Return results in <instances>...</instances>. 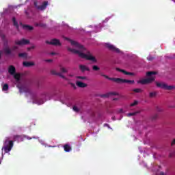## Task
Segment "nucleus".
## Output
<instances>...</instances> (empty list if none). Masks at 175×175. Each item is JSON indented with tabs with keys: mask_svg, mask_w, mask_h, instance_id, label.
I'll return each mask as SVG.
<instances>
[{
	"mask_svg": "<svg viewBox=\"0 0 175 175\" xmlns=\"http://www.w3.org/2000/svg\"><path fill=\"white\" fill-rule=\"evenodd\" d=\"M66 40H69L72 46H74L76 49L68 48V50L70 51V53H73L74 54H78L80 58H83V59H87V61H91L94 64L98 62L95 56L92 55V53L90 52L87 49L84 47V46L79 44V42L76 41H73L72 40H69V38H66Z\"/></svg>",
	"mask_w": 175,
	"mask_h": 175,
	"instance_id": "1",
	"label": "nucleus"
},
{
	"mask_svg": "<svg viewBox=\"0 0 175 175\" xmlns=\"http://www.w3.org/2000/svg\"><path fill=\"white\" fill-rule=\"evenodd\" d=\"M100 76L102 77H105V79H107V80H111V81H114L115 83H118V84L121 83H129V84H133L135 83V81L133 80H127L121 78H110L109 76L104 75L103 73H100Z\"/></svg>",
	"mask_w": 175,
	"mask_h": 175,
	"instance_id": "2",
	"label": "nucleus"
},
{
	"mask_svg": "<svg viewBox=\"0 0 175 175\" xmlns=\"http://www.w3.org/2000/svg\"><path fill=\"white\" fill-rule=\"evenodd\" d=\"M9 137H6L3 141L2 150H4L5 154L10 152L12 151V148H13V146H14L13 141L9 140Z\"/></svg>",
	"mask_w": 175,
	"mask_h": 175,
	"instance_id": "3",
	"label": "nucleus"
},
{
	"mask_svg": "<svg viewBox=\"0 0 175 175\" xmlns=\"http://www.w3.org/2000/svg\"><path fill=\"white\" fill-rule=\"evenodd\" d=\"M33 5L34 8L37 10L43 12V10H46V9H47V6H49V1H43L42 5H40V3L38 0H35L33 1Z\"/></svg>",
	"mask_w": 175,
	"mask_h": 175,
	"instance_id": "4",
	"label": "nucleus"
},
{
	"mask_svg": "<svg viewBox=\"0 0 175 175\" xmlns=\"http://www.w3.org/2000/svg\"><path fill=\"white\" fill-rule=\"evenodd\" d=\"M155 84L159 88L167 90V91H172V90L175 89V87L174 85H167V84L165 83L155 82Z\"/></svg>",
	"mask_w": 175,
	"mask_h": 175,
	"instance_id": "5",
	"label": "nucleus"
},
{
	"mask_svg": "<svg viewBox=\"0 0 175 175\" xmlns=\"http://www.w3.org/2000/svg\"><path fill=\"white\" fill-rule=\"evenodd\" d=\"M152 81H155V77H151L147 79H141L137 81L138 84H142V85H146V84H151Z\"/></svg>",
	"mask_w": 175,
	"mask_h": 175,
	"instance_id": "6",
	"label": "nucleus"
},
{
	"mask_svg": "<svg viewBox=\"0 0 175 175\" xmlns=\"http://www.w3.org/2000/svg\"><path fill=\"white\" fill-rule=\"evenodd\" d=\"M46 44H51L52 46H62L59 40L57 38L52 39L51 41H46Z\"/></svg>",
	"mask_w": 175,
	"mask_h": 175,
	"instance_id": "7",
	"label": "nucleus"
},
{
	"mask_svg": "<svg viewBox=\"0 0 175 175\" xmlns=\"http://www.w3.org/2000/svg\"><path fill=\"white\" fill-rule=\"evenodd\" d=\"M106 48L108 49V50H110V51H113L114 53H120V51L118 48H116L114 46V45L109 44V43H107L105 44Z\"/></svg>",
	"mask_w": 175,
	"mask_h": 175,
	"instance_id": "8",
	"label": "nucleus"
},
{
	"mask_svg": "<svg viewBox=\"0 0 175 175\" xmlns=\"http://www.w3.org/2000/svg\"><path fill=\"white\" fill-rule=\"evenodd\" d=\"M15 44L17 46H25V44H29V40L24 38L21 40H15Z\"/></svg>",
	"mask_w": 175,
	"mask_h": 175,
	"instance_id": "9",
	"label": "nucleus"
},
{
	"mask_svg": "<svg viewBox=\"0 0 175 175\" xmlns=\"http://www.w3.org/2000/svg\"><path fill=\"white\" fill-rule=\"evenodd\" d=\"M120 94L117 92H110L108 93H106L105 94H101L100 96V98H109L111 96H119Z\"/></svg>",
	"mask_w": 175,
	"mask_h": 175,
	"instance_id": "10",
	"label": "nucleus"
},
{
	"mask_svg": "<svg viewBox=\"0 0 175 175\" xmlns=\"http://www.w3.org/2000/svg\"><path fill=\"white\" fill-rule=\"evenodd\" d=\"M116 70L118 72H121L124 75H126V76H133L135 75L133 72H129L126 71L125 70H122V69H120L118 68H116Z\"/></svg>",
	"mask_w": 175,
	"mask_h": 175,
	"instance_id": "11",
	"label": "nucleus"
},
{
	"mask_svg": "<svg viewBox=\"0 0 175 175\" xmlns=\"http://www.w3.org/2000/svg\"><path fill=\"white\" fill-rule=\"evenodd\" d=\"M8 73L13 76V75H16V67L14 66H10L8 68Z\"/></svg>",
	"mask_w": 175,
	"mask_h": 175,
	"instance_id": "12",
	"label": "nucleus"
},
{
	"mask_svg": "<svg viewBox=\"0 0 175 175\" xmlns=\"http://www.w3.org/2000/svg\"><path fill=\"white\" fill-rule=\"evenodd\" d=\"M20 92H28L29 94L31 92V90L29 88H26L25 86L18 87Z\"/></svg>",
	"mask_w": 175,
	"mask_h": 175,
	"instance_id": "13",
	"label": "nucleus"
},
{
	"mask_svg": "<svg viewBox=\"0 0 175 175\" xmlns=\"http://www.w3.org/2000/svg\"><path fill=\"white\" fill-rule=\"evenodd\" d=\"M79 69L81 70V72H82L83 73V72H90V68L87 67V66H84V65H79Z\"/></svg>",
	"mask_w": 175,
	"mask_h": 175,
	"instance_id": "14",
	"label": "nucleus"
},
{
	"mask_svg": "<svg viewBox=\"0 0 175 175\" xmlns=\"http://www.w3.org/2000/svg\"><path fill=\"white\" fill-rule=\"evenodd\" d=\"M77 87H79V88H85V87L88 86V85L85 83H83L81 81H77L76 83Z\"/></svg>",
	"mask_w": 175,
	"mask_h": 175,
	"instance_id": "15",
	"label": "nucleus"
},
{
	"mask_svg": "<svg viewBox=\"0 0 175 175\" xmlns=\"http://www.w3.org/2000/svg\"><path fill=\"white\" fill-rule=\"evenodd\" d=\"M64 150L66 152H70V151H72V147L69 144H65L64 146Z\"/></svg>",
	"mask_w": 175,
	"mask_h": 175,
	"instance_id": "16",
	"label": "nucleus"
},
{
	"mask_svg": "<svg viewBox=\"0 0 175 175\" xmlns=\"http://www.w3.org/2000/svg\"><path fill=\"white\" fill-rule=\"evenodd\" d=\"M35 65V63L31 62H24L23 66H25L26 68H29L30 66H33Z\"/></svg>",
	"mask_w": 175,
	"mask_h": 175,
	"instance_id": "17",
	"label": "nucleus"
},
{
	"mask_svg": "<svg viewBox=\"0 0 175 175\" xmlns=\"http://www.w3.org/2000/svg\"><path fill=\"white\" fill-rule=\"evenodd\" d=\"M23 29H25L26 31H32V29H33V27L28 25H23Z\"/></svg>",
	"mask_w": 175,
	"mask_h": 175,
	"instance_id": "18",
	"label": "nucleus"
},
{
	"mask_svg": "<svg viewBox=\"0 0 175 175\" xmlns=\"http://www.w3.org/2000/svg\"><path fill=\"white\" fill-rule=\"evenodd\" d=\"M14 78L15 79V80H16V81H20V80H21V75L20 74H14L13 75Z\"/></svg>",
	"mask_w": 175,
	"mask_h": 175,
	"instance_id": "19",
	"label": "nucleus"
},
{
	"mask_svg": "<svg viewBox=\"0 0 175 175\" xmlns=\"http://www.w3.org/2000/svg\"><path fill=\"white\" fill-rule=\"evenodd\" d=\"M4 53L7 55H9L12 54V50H10V49L9 47H6L4 49Z\"/></svg>",
	"mask_w": 175,
	"mask_h": 175,
	"instance_id": "20",
	"label": "nucleus"
},
{
	"mask_svg": "<svg viewBox=\"0 0 175 175\" xmlns=\"http://www.w3.org/2000/svg\"><path fill=\"white\" fill-rule=\"evenodd\" d=\"M18 57H20V58H25L27 59V57H28V53H21L18 54Z\"/></svg>",
	"mask_w": 175,
	"mask_h": 175,
	"instance_id": "21",
	"label": "nucleus"
},
{
	"mask_svg": "<svg viewBox=\"0 0 175 175\" xmlns=\"http://www.w3.org/2000/svg\"><path fill=\"white\" fill-rule=\"evenodd\" d=\"M154 75H157V72L154 71H149L146 72V76H148V77H150V76H152Z\"/></svg>",
	"mask_w": 175,
	"mask_h": 175,
	"instance_id": "22",
	"label": "nucleus"
},
{
	"mask_svg": "<svg viewBox=\"0 0 175 175\" xmlns=\"http://www.w3.org/2000/svg\"><path fill=\"white\" fill-rule=\"evenodd\" d=\"M133 92H135L136 94H140V92H143V90L140 88H136L133 90Z\"/></svg>",
	"mask_w": 175,
	"mask_h": 175,
	"instance_id": "23",
	"label": "nucleus"
},
{
	"mask_svg": "<svg viewBox=\"0 0 175 175\" xmlns=\"http://www.w3.org/2000/svg\"><path fill=\"white\" fill-rule=\"evenodd\" d=\"M8 90H9V85H8V83L4 84L3 88H2V90L3 91H8Z\"/></svg>",
	"mask_w": 175,
	"mask_h": 175,
	"instance_id": "24",
	"label": "nucleus"
},
{
	"mask_svg": "<svg viewBox=\"0 0 175 175\" xmlns=\"http://www.w3.org/2000/svg\"><path fill=\"white\" fill-rule=\"evenodd\" d=\"M12 21L14 23V27H16V28H18V23H17V21H16V18H12Z\"/></svg>",
	"mask_w": 175,
	"mask_h": 175,
	"instance_id": "25",
	"label": "nucleus"
},
{
	"mask_svg": "<svg viewBox=\"0 0 175 175\" xmlns=\"http://www.w3.org/2000/svg\"><path fill=\"white\" fill-rule=\"evenodd\" d=\"M155 96H157V92H150L149 94V97L150 98H155Z\"/></svg>",
	"mask_w": 175,
	"mask_h": 175,
	"instance_id": "26",
	"label": "nucleus"
},
{
	"mask_svg": "<svg viewBox=\"0 0 175 175\" xmlns=\"http://www.w3.org/2000/svg\"><path fill=\"white\" fill-rule=\"evenodd\" d=\"M152 121H155V120L158 119V114H154L151 117Z\"/></svg>",
	"mask_w": 175,
	"mask_h": 175,
	"instance_id": "27",
	"label": "nucleus"
},
{
	"mask_svg": "<svg viewBox=\"0 0 175 175\" xmlns=\"http://www.w3.org/2000/svg\"><path fill=\"white\" fill-rule=\"evenodd\" d=\"M60 70H61L62 73H68V70L64 67H62L60 68Z\"/></svg>",
	"mask_w": 175,
	"mask_h": 175,
	"instance_id": "28",
	"label": "nucleus"
},
{
	"mask_svg": "<svg viewBox=\"0 0 175 175\" xmlns=\"http://www.w3.org/2000/svg\"><path fill=\"white\" fill-rule=\"evenodd\" d=\"M77 79H79V80H87V77L77 76Z\"/></svg>",
	"mask_w": 175,
	"mask_h": 175,
	"instance_id": "29",
	"label": "nucleus"
},
{
	"mask_svg": "<svg viewBox=\"0 0 175 175\" xmlns=\"http://www.w3.org/2000/svg\"><path fill=\"white\" fill-rule=\"evenodd\" d=\"M92 69L95 71H98L100 70V68L98 66H95V65L92 66Z\"/></svg>",
	"mask_w": 175,
	"mask_h": 175,
	"instance_id": "30",
	"label": "nucleus"
},
{
	"mask_svg": "<svg viewBox=\"0 0 175 175\" xmlns=\"http://www.w3.org/2000/svg\"><path fill=\"white\" fill-rule=\"evenodd\" d=\"M72 109L74 110V111H76V113H79V111H80V109H79L77 106H74L72 107Z\"/></svg>",
	"mask_w": 175,
	"mask_h": 175,
	"instance_id": "31",
	"label": "nucleus"
},
{
	"mask_svg": "<svg viewBox=\"0 0 175 175\" xmlns=\"http://www.w3.org/2000/svg\"><path fill=\"white\" fill-rule=\"evenodd\" d=\"M133 116H136V113L135 112L129 113L127 114L128 117H132Z\"/></svg>",
	"mask_w": 175,
	"mask_h": 175,
	"instance_id": "32",
	"label": "nucleus"
},
{
	"mask_svg": "<svg viewBox=\"0 0 175 175\" xmlns=\"http://www.w3.org/2000/svg\"><path fill=\"white\" fill-rule=\"evenodd\" d=\"M138 102L137 100H135L133 103H131L130 105V106L133 107V106H136V105H137Z\"/></svg>",
	"mask_w": 175,
	"mask_h": 175,
	"instance_id": "33",
	"label": "nucleus"
},
{
	"mask_svg": "<svg viewBox=\"0 0 175 175\" xmlns=\"http://www.w3.org/2000/svg\"><path fill=\"white\" fill-rule=\"evenodd\" d=\"M51 75H58V72H57V71H56V70H52L51 71Z\"/></svg>",
	"mask_w": 175,
	"mask_h": 175,
	"instance_id": "34",
	"label": "nucleus"
},
{
	"mask_svg": "<svg viewBox=\"0 0 175 175\" xmlns=\"http://www.w3.org/2000/svg\"><path fill=\"white\" fill-rule=\"evenodd\" d=\"M36 27H46V25L43 24V23H40V24H36Z\"/></svg>",
	"mask_w": 175,
	"mask_h": 175,
	"instance_id": "35",
	"label": "nucleus"
},
{
	"mask_svg": "<svg viewBox=\"0 0 175 175\" xmlns=\"http://www.w3.org/2000/svg\"><path fill=\"white\" fill-rule=\"evenodd\" d=\"M18 49V46H12V51H16V50H17Z\"/></svg>",
	"mask_w": 175,
	"mask_h": 175,
	"instance_id": "36",
	"label": "nucleus"
},
{
	"mask_svg": "<svg viewBox=\"0 0 175 175\" xmlns=\"http://www.w3.org/2000/svg\"><path fill=\"white\" fill-rule=\"evenodd\" d=\"M57 76H59L62 79H65V76H64L61 72H58Z\"/></svg>",
	"mask_w": 175,
	"mask_h": 175,
	"instance_id": "37",
	"label": "nucleus"
},
{
	"mask_svg": "<svg viewBox=\"0 0 175 175\" xmlns=\"http://www.w3.org/2000/svg\"><path fill=\"white\" fill-rule=\"evenodd\" d=\"M20 137V135H14V139H19Z\"/></svg>",
	"mask_w": 175,
	"mask_h": 175,
	"instance_id": "38",
	"label": "nucleus"
},
{
	"mask_svg": "<svg viewBox=\"0 0 175 175\" xmlns=\"http://www.w3.org/2000/svg\"><path fill=\"white\" fill-rule=\"evenodd\" d=\"M46 62H53V59H46Z\"/></svg>",
	"mask_w": 175,
	"mask_h": 175,
	"instance_id": "39",
	"label": "nucleus"
},
{
	"mask_svg": "<svg viewBox=\"0 0 175 175\" xmlns=\"http://www.w3.org/2000/svg\"><path fill=\"white\" fill-rule=\"evenodd\" d=\"M71 85L73 88L76 89V85H75V83H71Z\"/></svg>",
	"mask_w": 175,
	"mask_h": 175,
	"instance_id": "40",
	"label": "nucleus"
},
{
	"mask_svg": "<svg viewBox=\"0 0 175 175\" xmlns=\"http://www.w3.org/2000/svg\"><path fill=\"white\" fill-rule=\"evenodd\" d=\"M33 49H35V46H34V45H33V46H31L30 47V49H31V50H33Z\"/></svg>",
	"mask_w": 175,
	"mask_h": 175,
	"instance_id": "41",
	"label": "nucleus"
},
{
	"mask_svg": "<svg viewBox=\"0 0 175 175\" xmlns=\"http://www.w3.org/2000/svg\"><path fill=\"white\" fill-rule=\"evenodd\" d=\"M148 59L149 61H152V59H154V57H149Z\"/></svg>",
	"mask_w": 175,
	"mask_h": 175,
	"instance_id": "42",
	"label": "nucleus"
},
{
	"mask_svg": "<svg viewBox=\"0 0 175 175\" xmlns=\"http://www.w3.org/2000/svg\"><path fill=\"white\" fill-rule=\"evenodd\" d=\"M157 111H162V109H159V108H157Z\"/></svg>",
	"mask_w": 175,
	"mask_h": 175,
	"instance_id": "43",
	"label": "nucleus"
},
{
	"mask_svg": "<svg viewBox=\"0 0 175 175\" xmlns=\"http://www.w3.org/2000/svg\"><path fill=\"white\" fill-rule=\"evenodd\" d=\"M113 100H118V98H113Z\"/></svg>",
	"mask_w": 175,
	"mask_h": 175,
	"instance_id": "44",
	"label": "nucleus"
},
{
	"mask_svg": "<svg viewBox=\"0 0 175 175\" xmlns=\"http://www.w3.org/2000/svg\"><path fill=\"white\" fill-rule=\"evenodd\" d=\"M51 54V55H55V53L52 52Z\"/></svg>",
	"mask_w": 175,
	"mask_h": 175,
	"instance_id": "45",
	"label": "nucleus"
},
{
	"mask_svg": "<svg viewBox=\"0 0 175 175\" xmlns=\"http://www.w3.org/2000/svg\"><path fill=\"white\" fill-rule=\"evenodd\" d=\"M27 139H28V140H31V139H32V138L29 137H27Z\"/></svg>",
	"mask_w": 175,
	"mask_h": 175,
	"instance_id": "46",
	"label": "nucleus"
},
{
	"mask_svg": "<svg viewBox=\"0 0 175 175\" xmlns=\"http://www.w3.org/2000/svg\"><path fill=\"white\" fill-rule=\"evenodd\" d=\"M4 44H8V40H5Z\"/></svg>",
	"mask_w": 175,
	"mask_h": 175,
	"instance_id": "47",
	"label": "nucleus"
},
{
	"mask_svg": "<svg viewBox=\"0 0 175 175\" xmlns=\"http://www.w3.org/2000/svg\"><path fill=\"white\" fill-rule=\"evenodd\" d=\"M160 175H165V173L164 172H161Z\"/></svg>",
	"mask_w": 175,
	"mask_h": 175,
	"instance_id": "48",
	"label": "nucleus"
},
{
	"mask_svg": "<svg viewBox=\"0 0 175 175\" xmlns=\"http://www.w3.org/2000/svg\"><path fill=\"white\" fill-rule=\"evenodd\" d=\"M27 50L28 51H29V50H31V48L30 47L27 48Z\"/></svg>",
	"mask_w": 175,
	"mask_h": 175,
	"instance_id": "49",
	"label": "nucleus"
},
{
	"mask_svg": "<svg viewBox=\"0 0 175 175\" xmlns=\"http://www.w3.org/2000/svg\"><path fill=\"white\" fill-rule=\"evenodd\" d=\"M120 112L122 113V109H120Z\"/></svg>",
	"mask_w": 175,
	"mask_h": 175,
	"instance_id": "50",
	"label": "nucleus"
},
{
	"mask_svg": "<svg viewBox=\"0 0 175 175\" xmlns=\"http://www.w3.org/2000/svg\"><path fill=\"white\" fill-rule=\"evenodd\" d=\"M1 56H2V54L0 53V58H1Z\"/></svg>",
	"mask_w": 175,
	"mask_h": 175,
	"instance_id": "51",
	"label": "nucleus"
},
{
	"mask_svg": "<svg viewBox=\"0 0 175 175\" xmlns=\"http://www.w3.org/2000/svg\"><path fill=\"white\" fill-rule=\"evenodd\" d=\"M170 157H172V154H170Z\"/></svg>",
	"mask_w": 175,
	"mask_h": 175,
	"instance_id": "52",
	"label": "nucleus"
},
{
	"mask_svg": "<svg viewBox=\"0 0 175 175\" xmlns=\"http://www.w3.org/2000/svg\"><path fill=\"white\" fill-rule=\"evenodd\" d=\"M174 98H175V96H174Z\"/></svg>",
	"mask_w": 175,
	"mask_h": 175,
	"instance_id": "53",
	"label": "nucleus"
}]
</instances>
